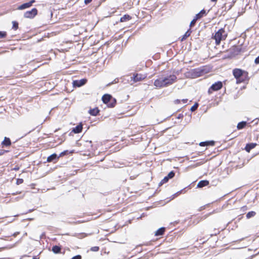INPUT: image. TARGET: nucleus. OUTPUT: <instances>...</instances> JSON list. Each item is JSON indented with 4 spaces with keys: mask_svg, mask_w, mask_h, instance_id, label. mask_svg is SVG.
I'll return each mask as SVG.
<instances>
[{
    "mask_svg": "<svg viewBox=\"0 0 259 259\" xmlns=\"http://www.w3.org/2000/svg\"><path fill=\"white\" fill-rule=\"evenodd\" d=\"M233 75L236 79L237 83L245 82L249 80L248 73L239 68H235L233 70Z\"/></svg>",
    "mask_w": 259,
    "mask_h": 259,
    "instance_id": "f257e3e1",
    "label": "nucleus"
},
{
    "mask_svg": "<svg viewBox=\"0 0 259 259\" xmlns=\"http://www.w3.org/2000/svg\"><path fill=\"white\" fill-rule=\"evenodd\" d=\"M209 68L207 66H204L190 70L187 73V76L192 78H195L202 76L209 72Z\"/></svg>",
    "mask_w": 259,
    "mask_h": 259,
    "instance_id": "f03ea898",
    "label": "nucleus"
},
{
    "mask_svg": "<svg viewBox=\"0 0 259 259\" xmlns=\"http://www.w3.org/2000/svg\"><path fill=\"white\" fill-rule=\"evenodd\" d=\"M227 36V34L225 33L224 28L219 29L212 37V38L215 40L216 45H219L222 40H225Z\"/></svg>",
    "mask_w": 259,
    "mask_h": 259,
    "instance_id": "7ed1b4c3",
    "label": "nucleus"
},
{
    "mask_svg": "<svg viewBox=\"0 0 259 259\" xmlns=\"http://www.w3.org/2000/svg\"><path fill=\"white\" fill-rule=\"evenodd\" d=\"M102 100L108 108H113L116 104V99L108 94L104 95L102 97Z\"/></svg>",
    "mask_w": 259,
    "mask_h": 259,
    "instance_id": "20e7f679",
    "label": "nucleus"
},
{
    "mask_svg": "<svg viewBox=\"0 0 259 259\" xmlns=\"http://www.w3.org/2000/svg\"><path fill=\"white\" fill-rule=\"evenodd\" d=\"M223 87V83L221 81H218L217 82L213 83L210 87L208 89V94H211L213 92L218 91L222 89Z\"/></svg>",
    "mask_w": 259,
    "mask_h": 259,
    "instance_id": "39448f33",
    "label": "nucleus"
},
{
    "mask_svg": "<svg viewBox=\"0 0 259 259\" xmlns=\"http://www.w3.org/2000/svg\"><path fill=\"white\" fill-rule=\"evenodd\" d=\"M37 9L34 8L30 11L25 12L24 14V17L26 18L32 19L37 15Z\"/></svg>",
    "mask_w": 259,
    "mask_h": 259,
    "instance_id": "423d86ee",
    "label": "nucleus"
},
{
    "mask_svg": "<svg viewBox=\"0 0 259 259\" xmlns=\"http://www.w3.org/2000/svg\"><path fill=\"white\" fill-rule=\"evenodd\" d=\"M177 78V76L174 74L170 75L169 76L167 77H164V79L166 87L172 84L174 82L176 81Z\"/></svg>",
    "mask_w": 259,
    "mask_h": 259,
    "instance_id": "0eeeda50",
    "label": "nucleus"
},
{
    "mask_svg": "<svg viewBox=\"0 0 259 259\" xmlns=\"http://www.w3.org/2000/svg\"><path fill=\"white\" fill-rule=\"evenodd\" d=\"M87 79L85 78L79 80H75L72 82L73 88H79L84 85L87 82Z\"/></svg>",
    "mask_w": 259,
    "mask_h": 259,
    "instance_id": "6e6552de",
    "label": "nucleus"
},
{
    "mask_svg": "<svg viewBox=\"0 0 259 259\" xmlns=\"http://www.w3.org/2000/svg\"><path fill=\"white\" fill-rule=\"evenodd\" d=\"M154 85L157 88H161L166 87L164 77L159 78L156 79L154 82Z\"/></svg>",
    "mask_w": 259,
    "mask_h": 259,
    "instance_id": "1a4fd4ad",
    "label": "nucleus"
},
{
    "mask_svg": "<svg viewBox=\"0 0 259 259\" xmlns=\"http://www.w3.org/2000/svg\"><path fill=\"white\" fill-rule=\"evenodd\" d=\"M35 0H31L30 1H29L27 3H23L22 5H20L18 7V9L20 10H24L25 9L30 8V7H31L32 6V4L34 3H35Z\"/></svg>",
    "mask_w": 259,
    "mask_h": 259,
    "instance_id": "9d476101",
    "label": "nucleus"
},
{
    "mask_svg": "<svg viewBox=\"0 0 259 259\" xmlns=\"http://www.w3.org/2000/svg\"><path fill=\"white\" fill-rule=\"evenodd\" d=\"M131 78V80H133L134 82H137L144 79L145 78V76L141 74L136 73L134 74Z\"/></svg>",
    "mask_w": 259,
    "mask_h": 259,
    "instance_id": "9b49d317",
    "label": "nucleus"
},
{
    "mask_svg": "<svg viewBox=\"0 0 259 259\" xmlns=\"http://www.w3.org/2000/svg\"><path fill=\"white\" fill-rule=\"evenodd\" d=\"M59 158L60 157H59V155H57L56 153H54L48 157L47 161L48 162L56 163L58 160Z\"/></svg>",
    "mask_w": 259,
    "mask_h": 259,
    "instance_id": "f8f14e48",
    "label": "nucleus"
},
{
    "mask_svg": "<svg viewBox=\"0 0 259 259\" xmlns=\"http://www.w3.org/2000/svg\"><path fill=\"white\" fill-rule=\"evenodd\" d=\"M241 51V48L239 46H235L230 50L232 55H238Z\"/></svg>",
    "mask_w": 259,
    "mask_h": 259,
    "instance_id": "ddd939ff",
    "label": "nucleus"
},
{
    "mask_svg": "<svg viewBox=\"0 0 259 259\" xmlns=\"http://www.w3.org/2000/svg\"><path fill=\"white\" fill-rule=\"evenodd\" d=\"M209 10L206 11V10L204 9L201 10L198 13L196 14L195 15V20H199L203 18V17L207 15L208 13Z\"/></svg>",
    "mask_w": 259,
    "mask_h": 259,
    "instance_id": "4468645a",
    "label": "nucleus"
},
{
    "mask_svg": "<svg viewBox=\"0 0 259 259\" xmlns=\"http://www.w3.org/2000/svg\"><path fill=\"white\" fill-rule=\"evenodd\" d=\"M11 141L9 138L5 137L1 144L3 147H7L11 145Z\"/></svg>",
    "mask_w": 259,
    "mask_h": 259,
    "instance_id": "2eb2a0df",
    "label": "nucleus"
},
{
    "mask_svg": "<svg viewBox=\"0 0 259 259\" xmlns=\"http://www.w3.org/2000/svg\"><path fill=\"white\" fill-rule=\"evenodd\" d=\"M82 130V124L80 123L79 124L76 125L75 127L72 128V132L75 134L80 133Z\"/></svg>",
    "mask_w": 259,
    "mask_h": 259,
    "instance_id": "dca6fc26",
    "label": "nucleus"
},
{
    "mask_svg": "<svg viewBox=\"0 0 259 259\" xmlns=\"http://www.w3.org/2000/svg\"><path fill=\"white\" fill-rule=\"evenodd\" d=\"M256 145V143H247L246 145V146L245 147V150L247 152H249L251 149H252L254 148H255Z\"/></svg>",
    "mask_w": 259,
    "mask_h": 259,
    "instance_id": "f3484780",
    "label": "nucleus"
},
{
    "mask_svg": "<svg viewBox=\"0 0 259 259\" xmlns=\"http://www.w3.org/2000/svg\"><path fill=\"white\" fill-rule=\"evenodd\" d=\"M209 184V181L207 180H201L197 184V187L201 188L203 187L208 186Z\"/></svg>",
    "mask_w": 259,
    "mask_h": 259,
    "instance_id": "a211bd4d",
    "label": "nucleus"
},
{
    "mask_svg": "<svg viewBox=\"0 0 259 259\" xmlns=\"http://www.w3.org/2000/svg\"><path fill=\"white\" fill-rule=\"evenodd\" d=\"M100 110L98 107H95L93 109H90L89 111V113L92 116H97Z\"/></svg>",
    "mask_w": 259,
    "mask_h": 259,
    "instance_id": "6ab92c4d",
    "label": "nucleus"
},
{
    "mask_svg": "<svg viewBox=\"0 0 259 259\" xmlns=\"http://www.w3.org/2000/svg\"><path fill=\"white\" fill-rule=\"evenodd\" d=\"M165 231V227H161L159 228L155 232V236H161L164 234Z\"/></svg>",
    "mask_w": 259,
    "mask_h": 259,
    "instance_id": "aec40b11",
    "label": "nucleus"
},
{
    "mask_svg": "<svg viewBox=\"0 0 259 259\" xmlns=\"http://www.w3.org/2000/svg\"><path fill=\"white\" fill-rule=\"evenodd\" d=\"M191 33H192V30H191V28H189V29L187 30V31L185 32V33L182 36V37L181 39V41H183L185 40L187 37H188L190 35Z\"/></svg>",
    "mask_w": 259,
    "mask_h": 259,
    "instance_id": "412c9836",
    "label": "nucleus"
},
{
    "mask_svg": "<svg viewBox=\"0 0 259 259\" xmlns=\"http://www.w3.org/2000/svg\"><path fill=\"white\" fill-rule=\"evenodd\" d=\"M132 19V17L128 15V14H125L122 17H121L120 19V22H124L129 21Z\"/></svg>",
    "mask_w": 259,
    "mask_h": 259,
    "instance_id": "4be33fe9",
    "label": "nucleus"
},
{
    "mask_svg": "<svg viewBox=\"0 0 259 259\" xmlns=\"http://www.w3.org/2000/svg\"><path fill=\"white\" fill-rule=\"evenodd\" d=\"M247 125V122L245 121H242L239 122L237 125V128L238 130H242Z\"/></svg>",
    "mask_w": 259,
    "mask_h": 259,
    "instance_id": "5701e85b",
    "label": "nucleus"
},
{
    "mask_svg": "<svg viewBox=\"0 0 259 259\" xmlns=\"http://www.w3.org/2000/svg\"><path fill=\"white\" fill-rule=\"evenodd\" d=\"M52 250L54 253L57 254L61 252V247L58 245H54L52 247Z\"/></svg>",
    "mask_w": 259,
    "mask_h": 259,
    "instance_id": "b1692460",
    "label": "nucleus"
},
{
    "mask_svg": "<svg viewBox=\"0 0 259 259\" xmlns=\"http://www.w3.org/2000/svg\"><path fill=\"white\" fill-rule=\"evenodd\" d=\"M72 152H73V151H69L68 150H64V151L61 152L59 154V157H62V156H64L65 155H67L69 154V153H72Z\"/></svg>",
    "mask_w": 259,
    "mask_h": 259,
    "instance_id": "393cba45",
    "label": "nucleus"
},
{
    "mask_svg": "<svg viewBox=\"0 0 259 259\" xmlns=\"http://www.w3.org/2000/svg\"><path fill=\"white\" fill-rule=\"evenodd\" d=\"M256 214V212L254 211H249L247 214H246V218L247 219H250L253 217H254Z\"/></svg>",
    "mask_w": 259,
    "mask_h": 259,
    "instance_id": "a878e982",
    "label": "nucleus"
},
{
    "mask_svg": "<svg viewBox=\"0 0 259 259\" xmlns=\"http://www.w3.org/2000/svg\"><path fill=\"white\" fill-rule=\"evenodd\" d=\"M169 180V179L167 176L164 177V178L159 183V186H160L163 184L167 183Z\"/></svg>",
    "mask_w": 259,
    "mask_h": 259,
    "instance_id": "bb28decb",
    "label": "nucleus"
},
{
    "mask_svg": "<svg viewBox=\"0 0 259 259\" xmlns=\"http://www.w3.org/2000/svg\"><path fill=\"white\" fill-rule=\"evenodd\" d=\"M12 24H13L12 29H13L15 30H17L18 28V25H19L18 22L16 21H14L12 22Z\"/></svg>",
    "mask_w": 259,
    "mask_h": 259,
    "instance_id": "cd10ccee",
    "label": "nucleus"
},
{
    "mask_svg": "<svg viewBox=\"0 0 259 259\" xmlns=\"http://www.w3.org/2000/svg\"><path fill=\"white\" fill-rule=\"evenodd\" d=\"M199 104L197 103H195L190 108V110L192 112L195 111L198 107Z\"/></svg>",
    "mask_w": 259,
    "mask_h": 259,
    "instance_id": "c85d7f7f",
    "label": "nucleus"
},
{
    "mask_svg": "<svg viewBox=\"0 0 259 259\" xmlns=\"http://www.w3.org/2000/svg\"><path fill=\"white\" fill-rule=\"evenodd\" d=\"M175 175V172L174 170L170 171L168 175L166 176L169 179H171L174 177Z\"/></svg>",
    "mask_w": 259,
    "mask_h": 259,
    "instance_id": "c756f323",
    "label": "nucleus"
},
{
    "mask_svg": "<svg viewBox=\"0 0 259 259\" xmlns=\"http://www.w3.org/2000/svg\"><path fill=\"white\" fill-rule=\"evenodd\" d=\"M7 35V32L4 31H0V38H5Z\"/></svg>",
    "mask_w": 259,
    "mask_h": 259,
    "instance_id": "7c9ffc66",
    "label": "nucleus"
},
{
    "mask_svg": "<svg viewBox=\"0 0 259 259\" xmlns=\"http://www.w3.org/2000/svg\"><path fill=\"white\" fill-rule=\"evenodd\" d=\"M197 20H195V17H194L193 19L191 21V22L190 23V25H189L190 28H191V27L195 26Z\"/></svg>",
    "mask_w": 259,
    "mask_h": 259,
    "instance_id": "2f4dec72",
    "label": "nucleus"
},
{
    "mask_svg": "<svg viewBox=\"0 0 259 259\" xmlns=\"http://www.w3.org/2000/svg\"><path fill=\"white\" fill-rule=\"evenodd\" d=\"M206 142H207V146H214L215 144V142L213 140L206 141Z\"/></svg>",
    "mask_w": 259,
    "mask_h": 259,
    "instance_id": "473e14b6",
    "label": "nucleus"
},
{
    "mask_svg": "<svg viewBox=\"0 0 259 259\" xmlns=\"http://www.w3.org/2000/svg\"><path fill=\"white\" fill-rule=\"evenodd\" d=\"M99 250V247L94 246L91 248V250L92 251H98Z\"/></svg>",
    "mask_w": 259,
    "mask_h": 259,
    "instance_id": "72a5a7b5",
    "label": "nucleus"
},
{
    "mask_svg": "<svg viewBox=\"0 0 259 259\" xmlns=\"http://www.w3.org/2000/svg\"><path fill=\"white\" fill-rule=\"evenodd\" d=\"M23 182V180L22 179H17L16 181V184L20 185Z\"/></svg>",
    "mask_w": 259,
    "mask_h": 259,
    "instance_id": "f704fd0d",
    "label": "nucleus"
},
{
    "mask_svg": "<svg viewBox=\"0 0 259 259\" xmlns=\"http://www.w3.org/2000/svg\"><path fill=\"white\" fill-rule=\"evenodd\" d=\"M207 142L206 141H204V142H201L200 143H199V146H202V147H203V146H207Z\"/></svg>",
    "mask_w": 259,
    "mask_h": 259,
    "instance_id": "c9c22d12",
    "label": "nucleus"
},
{
    "mask_svg": "<svg viewBox=\"0 0 259 259\" xmlns=\"http://www.w3.org/2000/svg\"><path fill=\"white\" fill-rule=\"evenodd\" d=\"M259 121V118H256L252 121V122H254V125H257Z\"/></svg>",
    "mask_w": 259,
    "mask_h": 259,
    "instance_id": "e433bc0d",
    "label": "nucleus"
},
{
    "mask_svg": "<svg viewBox=\"0 0 259 259\" xmlns=\"http://www.w3.org/2000/svg\"><path fill=\"white\" fill-rule=\"evenodd\" d=\"M8 150H0V156L3 155L5 153L8 152Z\"/></svg>",
    "mask_w": 259,
    "mask_h": 259,
    "instance_id": "4c0bfd02",
    "label": "nucleus"
},
{
    "mask_svg": "<svg viewBox=\"0 0 259 259\" xmlns=\"http://www.w3.org/2000/svg\"><path fill=\"white\" fill-rule=\"evenodd\" d=\"M254 63L256 64H259V56L258 57H257L255 60H254Z\"/></svg>",
    "mask_w": 259,
    "mask_h": 259,
    "instance_id": "58836bf2",
    "label": "nucleus"
},
{
    "mask_svg": "<svg viewBox=\"0 0 259 259\" xmlns=\"http://www.w3.org/2000/svg\"><path fill=\"white\" fill-rule=\"evenodd\" d=\"M185 189H186V188H184V189H183L181 190L180 191H178V192H176V194H177V196H178V195H179L180 194L182 193L183 192V191Z\"/></svg>",
    "mask_w": 259,
    "mask_h": 259,
    "instance_id": "ea45409f",
    "label": "nucleus"
},
{
    "mask_svg": "<svg viewBox=\"0 0 259 259\" xmlns=\"http://www.w3.org/2000/svg\"><path fill=\"white\" fill-rule=\"evenodd\" d=\"M185 189H186V188H184V189H183L181 190L180 191H178V192H176V194H177V196H178V195H179L180 194L182 193L183 192V191Z\"/></svg>",
    "mask_w": 259,
    "mask_h": 259,
    "instance_id": "a19ab883",
    "label": "nucleus"
},
{
    "mask_svg": "<svg viewBox=\"0 0 259 259\" xmlns=\"http://www.w3.org/2000/svg\"><path fill=\"white\" fill-rule=\"evenodd\" d=\"M184 115L183 114L181 113V114H179L178 116H177V118L178 119H182Z\"/></svg>",
    "mask_w": 259,
    "mask_h": 259,
    "instance_id": "79ce46f5",
    "label": "nucleus"
},
{
    "mask_svg": "<svg viewBox=\"0 0 259 259\" xmlns=\"http://www.w3.org/2000/svg\"><path fill=\"white\" fill-rule=\"evenodd\" d=\"M92 1V0H84V3L85 5H88L90 4Z\"/></svg>",
    "mask_w": 259,
    "mask_h": 259,
    "instance_id": "37998d69",
    "label": "nucleus"
},
{
    "mask_svg": "<svg viewBox=\"0 0 259 259\" xmlns=\"http://www.w3.org/2000/svg\"><path fill=\"white\" fill-rule=\"evenodd\" d=\"M174 102L175 104H179L181 103V100L179 99H177Z\"/></svg>",
    "mask_w": 259,
    "mask_h": 259,
    "instance_id": "c03bdc74",
    "label": "nucleus"
},
{
    "mask_svg": "<svg viewBox=\"0 0 259 259\" xmlns=\"http://www.w3.org/2000/svg\"><path fill=\"white\" fill-rule=\"evenodd\" d=\"M188 101V99H183L181 100V102H182L184 104H186L187 103Z\"/></svg>",
    "mask_w": 259,
    "mask_h": 259,
    "instance_id": "a18cd8bd",
    "label": "nucleus"
},
{
    "mask_svg": "<svg viewBox=\"0 0 259 259\" xmlns=\"http://www.w3.org/2000/svg\"><path fill=\"white\" fill-rule=\"evenodd\" d=\"M45 235V233H43L40 236V239L42 238V237Z\"/></svg>",
    "mask_w": 259,
    "mask_h": 259,
    "instance_id": "49530a36",
    "label": "nucleus"
},
{
    "mask_svg": "<svg viewBox=\"0 0 259 259\" xmlns=\"http://www.w3.org/2000/svg\"><path fill=\"white\" fill-rule=\"evenodd\" d=\"M177 194H176V193H175L174 194H173L172 195V198L171 199H174L175 197H177Z\"/></svg>",
    "mask_w": 259,
    "mask_h": 259,
    "instance_id": "de8ad7c7",
    "label": "nucleus"
},
{
    "mask_svg": "<svg viewBox=\"0 0 259 259\" xmlns=\"http://www.w3.org/2000/svg\"><path fill=\"white\" fill-rule=\"evenodd\" d=\"M255 256V255H251L250 256V257L247 258H245V259H251L252 257H253L254 256Z\"/></svg>",
    "mask_w": 259,
    "mask_h": 259,
    "instance_id": "09e8293b",
    "label": "nucleus"
},
{
    "mask_svg": "<svg viewBox=\"0 0 259 259\" xmlns=\"http://www.w3.org/2000/svg\"><path fill=\"white\" fill-rule=\"evenodd\" d=\"M35 128H32L31 130L29 131L28 132V134L31 133L32 131H33L34 130H35Z\"/></svg>",
    "mask_w": 259,
    "mask_h": 259,
    "instance_id": "8fccbe9b",
    "label": "nucleus"
},
{
    "mask_svg": "<svg viewBox=\"0 0 259 259\" xmlns=\"http://www.w3.org/2000/svg\"><path fill=\"white\" fill-rule=\"evenodd\" d=\"M20 192H16V193H13L12 194H13V195H16V194H20Z\"/></svg>",
    "mask_w": 259,
    "mask_h": 259,
    "instance_id": "3c124183",
    "label": "nucleus"
},
{
    "mask_svg": "<svg viewBox=\"0 0 259 259\" xmlns=\"http://www.w3.org/2000/svg\"><path fill=\"white\" fill-rule=\"evenodd\" d=\"M32 259H39V258H37L36 256H34L32 257Z\"/></svg>",
    "mask_w": 259,
    "mask_h": 259,
    "instance_id": "603ef678",
    "label": "nucleus"
},
{
    "mask_svg": "<svg viewBox=\"0 0 259 259\" xmlns=\"http://www.w3.org/2000/svg\"><path fill=\"white\" fill-rule=\"evenodd\" d=\"M114 82H115V83L116 82L115 80L114 81H113V82H112L110 83L109 84V85L111 84H113V83H114Z\"/></svg>",
    "mask_w": 259,
    "mask_h": 259,
    "instance_id": "864d4df0",
    "label": "nucleus"
},
{
    "mask_svg": "<svg viewBox=\"0 0 259 259\" xmlns=\"http://www.w3.org/2000/svg\"><path fill=\"white\" fill-rule=\"evenodd\" d=\"M232 7V5H230L229 7V10H230Z\"/></svg>",
    "mask_w": 259,
    "mask_h": 259,
    "instance_id": "5fc2aeb1",
    "label": "nucleus"
},
{
    "mask_svg": "<svg viewBox=\"0 0 259 259\" xmlns=\"http://www.w3.org/2000/svg\"><path fill=\"white\" fill-rule=\"evenodd\" d=\"M212 2H216L217 0H211Z\"/></svg>",
    "mask_w": 259,
    "mask_h": 259,
    "instance_id": "6e6d98bb",
    "label": "nucleus"
},
{
    "mask_svg": "<svg viewBox=\"0 0 259 259\" xmlns=\"http://www.w3.org/2000/svg\"><path fill=\"white\" fill-rule=\"evenodd\" d=\"M204 208V206L201 207L200 209V210H201L202 209Z\"/></svg>",
    "mask_w": 259,
    "mask_h": 259,
    "instance_id": "4d7b16f0",
    "label": "nucleus"
},
{
    "mask_svg": "<svg viewBox=\"0 0 259 259\" xmlns=\"http://www.w3.org/2000/svg\"><path fill=\"white\" fill-rule=\"evenodd\" d=\"M18 169H19V168H16V167H15V168H14V169H15V170H18Z\"/></svg>",
    "mask_w": 259,
    "mask_h": 259,
    "instance_id": "13d9d810",
    "label": "nucleus"
},
{
    "mask_svg": "<svg viewBox=\"0 0 259 259\" xmlns=\"http://www.w3.org/2000/svg\"><path fill=\"white\" fill-rule=\"evenodd\" d=\"M32 210L30 209V210H28V212H31V211H32Z\"/></svg>",
    "mask_w": 259,
    "mask_h": 259,
    "instance_id": "bf43d9fd",
    "label": "nucleus"
},
{
    "mask_svg": "<svg viewBox=\"0 0 259 259\" xmlns=\"http://www.w3.org/2000/svg\"><path fill=\"white\" fill-rule=\"evenodd\" d=\"M89 144H91L92 143V141H90L89 142Z\"/></svg>",
    "mask_w": 259,
    "mask_h": 259,
    "instance_id": "052dcab7",
    "label": "nucleus"
},
{
    "mask_svg": "<svg viewBox=\"0 0 259 259\" xmlns=\"http://www.w3.org/2000/svg\"><path fill=\"white\" fill-rule=\"evenodd\" d=\"M212 212H209V213L208 214V215H210L212 213Z\"/></svg>",
    "mask_w": 259,
    "mask_h": 259,
    "instance_id": "680f3d73",
    "label": "nucleus"
}]
</instances>
